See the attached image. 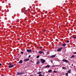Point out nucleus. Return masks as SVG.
Listing matches in <instances>:
<instances>
[{
  "mask_svg": "<svg viewBox=\"0 0 76 76\" xmlns=\"http://www.w3.org/2000/svg\"><path fill=\"white\" fill-rule=\"evenodd\" d=\"M25 74V72L23 71L21 72H18L16 75L17 76H22L23 75H24Z\"/></svg>",
  "mask_w": 76,
  "mask_h": 76,
  "instance_id": "obj_1",
  "label": "nucleus"
},
{
  "mask_svg": "<svg viewBox=\"0 0 76 76\" xmlns=\"http://www.w3.org/2000/svg\"><path fill=\"white\" fill-rule=\"evenodd\" d=\"M40 60L41 62H42V63H44L45 62V60L43 59H41Z\"/></svg>",
  "mask_w": 76,
  "mask_h": 76,
  "instance_id": "obj_2",
  "label": "nucleus"
},
{
  "mask_svg": "<svg viewBox=\"0 0 76 76\" xmlns=\"http://www.w3.org/2000/svg\"><path fill=\"white\" fill-rule=\"evenodd\" d=\"M26 51L28 53H31L32 52V50L31 49H26Z\"/></svg>",
  "mask_w": 76,
  "mask_h": 76,
  "instance_id": "obj_3",
  "label": "nucleus"
},
{
  "mask_svg": "<svg viewBox=\"0 0 76 76\" xmlns=\"http://www.w3.org/2000/svg\"><path fill=\"white\" fill-rule=\"evenodd\" d=\"M62 49H63V48H59L58 49H57V51H58V52L62 50Z\"/></svg>",
  "mask_w": 76,
  "mask_h": 76,
  "instance_id": "obj_4",
  "label": "nucleus"
},
{
  "mask_svg": "<svg viewBox=\"0 0 76 76\" xmlns=\"http://www.w3.org/2000/svg\"><path fill=\"white\" fill-rule=\"evenodd\" d=\"M14 66V65H10L8 66V68L10 69V68H12V67H13Z\"/></svg>",
  "mask_w": 76,
  "mask_h": 76,
  "instance_id": "obj_5",
  "label": "nucleus"
},
{
  "mask_svg": "<svg viewBox=\"0 0 76 76\" xmlns=\"http://www.w3.org/2000/svg\"><path fill=\"white\" fill-rule=\"evenodd\" d=\"M38 53H40V54H44V52L43 51H39L38 52Z\"/></svg>",
  "mask_w": 76,
  "mask_h": 76,
  "instance_id": "obj_6",
  "label": "nucleus"
},
{
  "mask_svg": "<svg viewBox=\"0 0 76 76\" xmlns=\"http://www.w3.org/2000/svg\"><path fill=\"white\" fill-rule=\"evenodd\" d=\"M56 55H53L52 56H50V57H52V58H54V57H56Z\"/></svg>",
  "mask_w": 76,
  "mask_h": 76,
  "instance_id": "obj_7",
  "label": "nucleus"
},
{
  "mask_svg": "<svg viewBox=\"0 0 76 76\" xmlns=\"http://www.w3.org/2000/svg\"><path fill=\"white\" fill-rule=\"evenodd\" d=\"M61 45H62V47H64L65 46H66V44L62 43V44Z\"/></svg>",
  "mask_w": 76,
  "mask_h": 76,
  "instance_id": "obj_8",
  "label": "nucleus"
},
{
  "mask_svg": "<svg viewBox=\"0 0 76 76\" xmlns=\"http://www.w3.org/2000/svg\"><path fill=\"white\" fill-rule=\"evenodd\" d=\"M29 59H24V61H29Z\"/></svg>",
  "mask_w": 76,
  "mask_h": 76,
  "instance_id": "obj_9",
  "label": "nucleus"
},
{
  "mask_svg": "<svg viewBox=\"0 0 76 76\" xmlns=\"http://www.w3.org/2000/svg\"><path fill=\"white\" fill-rule=\"evenodd\" d=\"M63 61H65L66 63H68V61L66 59H63Z\"/></svg>",
  "mask_w": 76,
  "mask_h": 76,
  "instance_id": "obj_10",
  "label": "nucleus"
},
{
  "mask_svg": "<svg viewBox=\"0 0 76 76\" xmlns=\"http://www.w3.org/2000/svg\"><path fill=\"white\" fill-rule=\"evenodd\" d=\"M23 63V61L22 60H20V61L19 62V63L20 64H22Z\"/></svg>",
  "mask_w": 76,
  "mask_h": 76,
  "instance_id": "obj_11",
  "label": "nucleus"
},
{
  "mask_svg": "<svg viewBox=\"0 0 76 76\" xmlns=\"http://www.w3.org/2000/svg\"><path fill=\"white\" fill-rule=\"evenodd\" d=\"M39 63H40V61H37V64H39Z\"/></svg>",
  "mask_w": 76,
  "mask_h": 76,
  "instance_id": "obj_12",
  "label": "nucleus"
},
{
  "mask_svg": "<svg viewBox=\"0 0 76 76\" xmlns=\"http://www.w3.org/2000/svg\"><path fill=\"white\" fill-rule=\"evenodd\" d=\"M50 67V66L49 65H47L45 67L46 68H48V67Z\"/></svg>",
  "mask_w": 76,
  "mask_h": 76,
  "instance_id": "obj_13",
  "label": "nucleus"
},
{
  "mask_svg": "<svg viewBox=\"0 0 76 76\" xmlns=\"http://www.w3.org/2000/svg\"><path fill=\"white\" fill-rule=\"evenodd\" d=\"M48 72H49V73H52V70H49L48 71Z\"/></svg>",
  "mask_w": 76,
  "mask_h": 76,
  "instance_id": "obj_14",
  "label": "nucleus"
},
{
  "mask_svg": "<svg viewBox=\"0 0 76 76\" xmlns=\"http://www.w3.org/2000/svg\"><path fill=\"white\" fill-rule=\"evenodd\" d=\"M68 73H71V70H69L68 71Z\"/></svg>",
  "mask_w": 76,
  "mask_h": 76,
  "instance_id": "obj_15",
  "label": "nucleus"
},
{
  "mask_svg": "<svg viewBox=\"0 0 76 76\" xmlns=\"http://www.w3.org/2000/svg\"><path fill=\"white\" fill-rule=\"evenodd\" d=\"M62 69H64V70H66V68L64 67H63Z\"/></svg>",
  "mask_w": 76,
  "mask_h": 76,
  "instance_id": "obj_16",
  "label": "nucleus"
},
{
  "mask_svg": "<svg viewBox=\"0 0 76 76\" xmlns=\"http://www.w3.org/2000/svg\"><path fill=\"white\" fill-rule=\"evenodd\" d=\"M8 64L9 65H12V64L9 63H8Z\"/></svg>",
  "mask_w": 76,
  "mask_h": 76,
  "instance_id": "obj_17",
  "label": "nucleus"
},
{
  "mask_svg": "<svg viewBox=\"0 0 76 76\" xmlns=\"http://www.w3.org/2000/svg\"><path fill=\"white\" fill-rule=\"evenodd\" d=\"M54 73H57V71H53Z\"/></svg>",
  "mask_w": 76,
  "mask_h": 76,
  "instance_id": "obj_18",
  "label": "nucleus"
},
{
  "mask_svg": "<svg viewBox=\"0 0 76 76\" xmlns=\"http://www.w3.org/2000/svg\"><path fill=\"white\" fill-rule=\"evenodd\" d=\"M72 38H74V39H76V36H75V37H72Z\"/></svg>",
  "mask_w": 76,
  "mask_h": 76,
  "instance_id": "obj_19",
  "label": "nucleus"
},
{
  "mask_svg": "<svg viewBox=\"0 0 76 76\" xmlns=\"http://www.w3.org/2000/svg\"><path fill=\"white\" fill-rule=\"evenodd\" d=\"M39 55H38L37 56L36 58H39Z\"/></svg>",
  "mask_w": 76,
  "mask_h": 76,
  "instance_id": "obj_20",
  "label": "nucleus"
},
{
  "mask_svg": "<svg viewBox=\"0 0 76 76\" xmlns=\"http://www.w3.org/2000/svg\"><path fill=\"white\" fill-rule=\"evenodd\" d=\"M75 57L74 55H72V56L71 57V58H73Z\"/></svg>",
  "mask_w": 76,
  "mask_h": 76,
  "instance_id": "obj_21",
  "label": "nucleus"
},
{
  "mask_svg": "<svg viewBox=\"0 0 76 76\" xmlns=\"http://www.w3.org/2000/svg\"><path fill=\"white\" fill-rule=\"evenodd\" d=\"M39 76H42V74H40L39 75Z\"/></svg>",
  "mask_w": 76,
  "mask_h": 76,
  "instance_id": "obj_22",
  "label": "nucleus"
},
{
  "mask_svg": "<svg viewBox=\"0 0 76 76\" xmlns=\"http://www.w3.org/2000/svg\"><path fill=\"white\" fill-rule=\"evenodd\" d=\"M46 31V29H45L44 31H43V32H45Z\"/></svg>",
  "mask_w": 76,
  "mask_h": 76,
  "instance_id": "obj_23",
  "label": "nucleus"
},
{
  "mask_svg": "<svg viewBox=\"0 0 76 76\" xmlns=\"http://www.w3.org/2000/svg\"><path fill=\"white\" fill-rule=\"evenodd\" d=\"M68 74H68V73H66V76H68Z\"/></svg>",
  "mask_w": 76,
  "mask_h": 76,
  "instance_id": "obj_24",
  "label": "nucleus"
},
{
  "mask_svg": "<svg viewBox=\"0 0 76 76\" xmlns=\"http://www.w3.org/2000/svg\"><path fill=\"white\" fill-rule=\"evenodd\" d=\"M21 54H23V52H22V51H21Z\"/></svg>",
  "mask_w": 76,
  "mask_h": 76,
  "instance_id": "obj_25",
  "label": "nucleus"
},
{
  "mask_svg": "<svg viewBox=\"0 0 76 76\" xmlns=\"http://www.w3.org/2000/svg\"><path fill=\"white\" fill-rule=\"evenodd\" d=\"M66 42H69V40L66 41Z\"/></svg>",
  "mask_w": 76,
  "mask_h": 76,
  "instance_id": "obj_26",
  "label": "nucleus"
},
{
  "mask_svg": "<svg viewBox=\"0 0 76 76\" xmlns=\"http://www.w3.org/2000/svg\"><path fill=\"white\" fill-rule=\"evenodd\" d=\"M40 73H41V72H39L38 73V74H40Z\"/></svg>",
  "mask_w": 76,
  "mask_h": 76,
  "instance_id": "obj_27",
  "label": "nucleus"
},
{
  "mask_svg": "<svg viewBox=\"0 0 76 76\" xmlns=\"http://www.w3.org/2000/svg\"><path fill=\"white\" fill-rule=\"evenodd\" d=\"M31 55H29L28 56V58H30V57H31Z\"/></svg>",
  "mask_w": 76,
  "mask_h": 76,
  "instance_id": "obj_28",
  "label": "nucleus"
},
{
  "mask_svg": "<svg viewBox=\"0 0 76 76\" xmlns=\"http://www.w3.org/2000/svg\"><path fill=\"white\" fill-rule=\"evenodd\" d=\"M42 48V47H39V48H40V49Z\"/></svg>",
  "mask_w": 76,
  "mask_h": 76,
  "instance_id": "obj_29",
  "label": "nucleus"
},
{
  "mask_svg": "<svg viewBox=\"0 0 76 76\" xmlns=\"http://www.w3.org/2000/svg\"><path fill=\"white\" fill-rule=\"evenodd\" d=\"M74 54H76V52H74Z\"/></svg>",
  "mask_w": 76,
  "mask_h": 76,
  "instance_id": "obj_30",
  "label": "nucleus"
},
{
  "mask_svg": "<svg viewBox=\"0 0 76 76\" xmlns=\"http://www.w3.org/2000/svg\"><path fill=\"white\" fill-rule=\"evenodd\" d=\"M43 51H45V49H43Z\"/></svg>",
  "mask_w": 76,
  "mask_h": 76,
  "instance_id": "obj_31",
  "label": "nucleus"
},
{
  "mask_svg": "<svg viewBox=\"0 0 76 76\" xmlns=\"http://www.w3.org/2000/svg\"><path fill=\"white\" fill-rule=\"evenodd\" d=\"M45 13H47V11L45 12Z\"/></svg>",
  "mask_w": 76,
  "mask_h": 76,
  "instance_id": "obj_32",
  "label": "nucleus"
},
{
  "mask_svg": "<svg viewBox=\"0 0 76 76\" xmlns=\"http://www.w3.org/2000/svg\"><path fill=\"white\" fill-rule=\"evenodd\" d=\"M51 63H53V61H52V60H51Z\"/></svg>",
  "mask_w": 76,
  "mask_h": 76,
  "instance_id": "obj_33",
  "label": "nucleus"
},
{
  "mask_svg": "<svg viewBox=\"0 0 76 76\" xmlns=\"http://www.w3.org/2000/svg\"><path fill=\"white\" fill-rule=\"evenodd\" d=\"M0 66H1V63H0Z\"/></svg>",
  "mask_w": 76,
  "mask_h": 76,
  "instance_id": "obj_34",
  "label": "nucleus"
},
{
  "mask_svg": "<svg viewBox=\"0 0 76 76\" xmlns=\"http://www.w3.org/2000/svg\"><path fill=\"white\" fill-rule=\"evenodd\" d=\"M73 66V64H72V66Z\"/></svg>",
  "mask_w": 76,
  "mask_h": 76,
  "instance_id": "obj_35",
  "label": "nucleus"
},
{
  "mask_svg": "<svg viewBox=\"0 0 76 76\" xmlns=\"http://www.w3.org/2000/svg\"><path fill=\"white\" fill-rule=\"evenodd\" d=\"M13 65L14 66H15V64H14V65Z\"/></svg>",
  "mask_w": 76,
  "mask_h": 76,
  "instance_id": "obj_36",
  "label": "nucleus"
},
{
  "mask_svg": "<svg viewBox=\"0 0 76 76\" xmlns=\"http://www.w3.org/2000/svg\"><path fill=\"white\" fill-rule=\"evenodd\" d=\"M30 76H34V75H30Z\"/></svg>",
  "mask_w": 76,
  "mask_h": 76,
  "instance_id": "obj_37",
  "label": "nucleus"
},
{
  "mask_svg": "<svg viewBox=\"0 0 76 76\" xmlns=\"http://www.w3.org/2000/svg\"><path fill=\"white\" fill-rule=\"evenodd\" d=\"M0 19H1V17H0Z\"/></svg>",
  "mask_w": 76,
  "mask_h": 76,
  "instance_id": "obj_38",
  "label": "nucleus"
},
{
  "mask_svg": "<svg viewBox=\"0 0 76 76\" xmlns=\"http://www.w3.org/2000/svg\"><path fill=\"white\" fill-rule=\"evenodd\" d=\"M52 67H54V66H52Z\"/></svg>",
  "mask_w": 76,
  "mask_h": 76,
  "instance_id": "obj_39",
  "label": "nucleus"
},
{
  "mask_svg": "<svg viewBox=\"0 0 76 76\" xmlns=\"http://www.w3.org/2000/svg\"><path fill=\"white\" fill-rule=\"evenodd\" d=\"M3 76H4V75H2Z\"/></svg>",
  "mask_w": 76,
  "mask_h": 76,
  "instance_id": "obj_40",
  "label": "nucleus"
}]
</instances>
